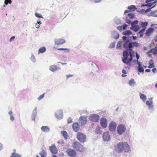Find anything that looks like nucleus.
<instances>
[{
    "mask_svg": "<svg viewBox=\"0 0 157 157\" xmlns=\"http://www.w3.org/2000/svg\"><path fill=\"white\" fill-rule=\"evenodd\" d=\"M123 47L126 50L123 52V62L130 67L132 58L134 56V51L132 50V48L139 46V44L136 41L130 42L129 39H127L123 44Z\"/></svg>",
    "mask_w": 157,
    "mask_h": 157,
    "instance_id": "obj_1",
    "label": "nucleus"
},
{
    "mask_svg": "<svg viewBox=\"0 0 157 157\" xmlns=\"http://www.w3.org/2000/svg\"><path fill=\"white\" fill-rule=\"evenodd\" d=\"M114 150L117 153L119 154L123 151L125 152H128L130 149V146L127 143L121 142L114 146Z\"/></svg>",
    "mask_w": 157,
    "mask_h": 157,
    "instance_id": "obj_2",
    "label": "nucleus"
},
{
    "mask_svg": "<svg viewBox=\"0 0 157 157\" xmlns=\"http://www.w3.org/2000/svg\"><path fill=\"white\" fill-rule=\"evenodd\" d=\"M72 147L75 151L79 152H82L84 151V146L77 141L73 143Z\"/></svg>",
    "mask_w": 157,
    "mask_h": 157,
    "instance_id": "obj_3",
    "label": "nucleus"
},
{
    "mask_svg": "<svg viewBox=\"0 0 157 157\" xmlns=\"http://www.w3.org/2000/svg\"><path fill=\"white\" fill-rule=\"evenodd\" d=\"M126 130V126L123 124H120L117 127V134L120 136L123 134L125 132Z\"/></svg>",
    "mask_w": 157,
    "mask_h": 157,
    "instance_id": "obj_4",
    "label": "nucleus"
},
{
    "mask_svg": "<svg viewBox=\"0 0 157 157\" xmlns=\"http://www.w3.org/2000/svg\"><path fill=\"white\" fill-rule=\"evenodd\" d=\"M76 136L77 140L81 143H84L86 141V136L82 132H78L77 133Z\"/></svg>",
    "mask_w": 157,
    "mask_h": 157,
    "instance_id": "obj_5",
    "label": "nucleus"
},
{
    "mask_svg": "<svg viewBox=\"0 0 157 157\" xmlns=\"http://www.w3.org/2000/svg\"><path fill=\"white\" fill-rule=\"evenodd\" d=\"M89 119L93 122H97L99 120V116L97 114H91L89 117Z\"/></svg>",
    "mask_w": 157,
    "mask_h": 157,
    "instance_id": "obj_6",
    "label": "nucleus"
},
{
    "mask_svg": "<svg viewBox=\"0 0 157 157\" xmlns=\"http://www.w3.org/2000/svg\"><path fill=\"white\" fill-rule=\"evenodd\" d=\"M117 124L116 122L112 121L109 125V128L110 131L114 132L116 129Z\"/></svg>",
    "mask_w": 157,
    "mask_h": 157,
    "instance_id": "obj_7",
    "label": "nucleus"
},
{
    "mask_svg": "<svg viewBox=\"0 0 157 157\" xmlns=\"http://www.w3.org/2000/svg\"><path fill=\"white\" fill-rule=\"evenodd\" d=\"M66 152L70 157H75L76 155V152L74 149L68 148L66 150Z\"/></svg>",
    "mask_w": 157,
    "mask_h": 157,
    "instance_id": "obj_8",
    "label": "nucleus"
},
{
    "mask_svg": "<svg viewBox=\"0 0 157 157\" xmlns=\"http://www.w3.org/2000/svg\"><path fill=\"white\" fill-rule=\"evenodd\" d=\"M56 118L60 120L63 118V111L62 109H59L55 113Z\"/></svg>",
    "mask_w": 157,
    "mask_h": 157,
    "instance_id": "obj_9",
    "label": "nucleus"
},
{
    "mask_svg": "<svg viewBox=\"0 0 157 157\" xmlns=\"http://www.w3.org/2000/svg\"><path fill=\"white\" fill-rule=\"evenodd\" d=\"M107 120L104 117L101 118L100 124L103 128H105L107 126Z\"/></svg>",
    "mask_w": 157,
    "mask_h": 157,
    "instance_id": "obj_10",
    "label": "nucleus"
},
{
    "mask_svg": "<svg viewBox=\"0 0 157 157\" xmlns=\"http://www.w3.org/2000/svg\"><path fill=\"white\" fill-rule=\"evenodd\" d=\"M102 138L104 141H109L110 140V136L108 132H106L103 133Z\"/></svg>",
    "mask_w": 157,
    "mask_h": 157,
    "instance_id": "obj_11",
    "label": "nucleus"
},
{
    "mask_svg": "<svg viewBox=\"0 0 157 157\" xmlns=\"http://www.w3.org/2000/svg\"><path fill=\"white\" fill-rule=\"evenodd\" d=\"M49 149L51 153L53 154H57L58 153V149L56 145L53 144L49 147Z\"/></svg>",
    "mask_w": 157,
    "mask_h": 157,
    "instance_id": "obj_12",
    "label": "nucleus"
},
{
    "mask_svg": "<svg viewBox=\"0 0 157 157\" xmlns=\"http://www.w3.org/2000/svg\"><path fill=\"white\" fill-rule=\"evenodd\" d=\"M49 69L51 71L54 72L60 70L61 68L60 67L56 66V65H53L49 66Z\"/></svg>",
    "mask_w": 157,
    "mask_h": 157,
    "instance_id": "obj_13",
    "label": "nucleus"
},
{
    "mask_svg": "<svg viewBox=\"0 0 157 157\" xmlns=\"http://www.w3.org/2000/svg\"><path fill=\"white\" fill-rule=\"evenodd\" d=\"M37 114V108L36 107L32 111V114L31 115V118L32 121H35Z\"/></svg>",
    "mask_w": 157,
    "mask_h": 157,
    "instance_id": "obj_14",
    "label": "nucleus"
},
{
    "mask_svg": "<svg viewBox=\"0 0 157 157\" xmlns=\"http://www.w3.org/2000/svg\"><path fill=\"white\" fill-rule=\"evenodd\" d=\"M54 41L55 44L57 45H60L65 43V40L62 39H55Z\"/></svg>",
    "mask_w": 157,
    "mask_h": 157,
    "instance_id": "obj_15",
    "label": "nucleus"
},
{
    "mask_svg": "<svg viewBox=\"0 0 157 157\" xmlns=\"http://www.w3.org/2000/svg\"><path fill=\"white\" fill-rule=\"evenodd\" d=\"M146 105L148 106L149 109L151 110L152 112L154 111L153 105V101H147L146 103Z\"/></svg>",
    "mask_w": 157,
    "mask_h": 157,
    "instance_id": "obj_16",
    "label": "nucleus"
},
{
    "mask_svg": "<svg viewBox=\"0 0 157 157\" xmlns=\"http://www.w3.org/2000/svg\"><path fill=\"white\" fill-rule=\"evenodd\" d=\"M79 120L80 123H81V126H82L83 125H84L87 122L86 117L85 116L80 117L79 119Z\"/></svg>",
    "mask_w": 157,
    "mask_h": 157,
    "instance_id": "obj_17",
    "label": "nucleus"
},
{
    "mask_svg": "<svg viewBox=\"0 0 157 157\" xmlns=\"http://www.w3.org/2000/svg\"><path fill=\"white\" fill-rule=\"evenodd\" d=\"M154 30V29L152 27H150L148 28L146 30L145 33L146 36L147 37L150 36L151 34L152 33Z\"/></svg>",
    "mask_w": 157,
    "mask_h": 157,
    "instance_id": "obj_18",
    "label": "nucleus"
},
{
    "mask_svg": "<svg viewBox=\"0 0 157 157\" xmlns=\"http://www.w3.org/2000/svg\"><path fill=\"white\" fill-rule=\"evenodd\" d=\"M72 128L76 132H78L80 129L79 125L77 123H74L72 125Z\"/></svg>",
    "mask_w": 157,
    "mask_h": 157,
    "instance_id": "obj_19",
    "label": "nucleus"
},
{
    "mask_svg": "<svg viewBox=\"0 0 157 157\" xmlns=\"http://www.w3.org/2000/svg\"><path fill=\"white\" fill-rule=\"evenodd\" d=\"M111 36L112 38H113L115 39H118L119 37V34L116 31H113L111 33Z\"/></svg>",
    "mask_w": 157,
    "mask_h": 157,
    "instance_id": "obj_20",
    "label": "nucleus"
},
{
    "mask_svg": "<svg viewBox=\"0 0 157 157\" xmlns=\"http://www.w3.org/2000/svg\"><path fill=\"white\" fill-rule=\"evenodd\" d=\"M42 131L45 132H49L50 128L47 126H43L41 128Z\"/></svg>",
    "mask_w": 157,
    "mask_h": 157,
    "instance_id": "obj_21",
    "label": "nucleus"
},
{
    "mask_svg": "<svg viewBox=\"0 0 157 157\" xmlns=\"http://www.w3.org/2000/svg\"><path fill=\"white\" fill-rule=\"evenodd\" d=\"M130 29L135 32H137L140 29V28L139 25H137L133 27H131Z\"/></svg>",
    "mask_w": 157,
    "mask_h": 157,
    "instance_id": "obj_22",
    "label": "nucleus"
},
{
    "mask_svg": "<svg viewBox=\"0 0 157 157\" xmlns=\"http://www.w3.org/2000/svg\"><path fill=\"white\" fill-rule=\"evenodd\" d=\"M148 24L147 22H142L139 23V25H140L141 27L143 28H145L146 30V27Z\"/></svg>",
    "mask_w": 157,
    "mask_h": 157,
    "instance_id": "obj_23",
    "label": "nucleus"
},
{
    "mask_svg": "<svg viewBox=\"0 0 157 157\" xmlns=\"http://www.w3.org/2000/svg\"><path fill=\"white\" fill-rule=\"evenodd\" d=\"M46 49L45 47H41L38 50V54L43 53L46 51Z\"/></svg>",
    "mask_w": 157,
    "mask_h": 157,
    "instance_id": "obj_24",
    "label": "nucleus"
},
{
    "mask_svg": "<svg viewBox=\"0 0 157 157\" xmlns=\"http://www.w3.org/2000/svg\"><path fill=\"white\" fill-rule=\"evenodd\" d=\"M140 98L144 102H145L147 99L146 95L141 93H140Z\"/></svg>",
    "mask_w": 157,
    "mask_h": 157,
    "instance_id": "obj_25",
    "label": "nucleus"
},
{
    "mask_svg": "<svg viewBox=\"0 0 157 157\" xmlns=\"http://www.w3.org/2000/svg\"><path fill=\"white\" fill-rule=\"evenodd\" d=\"M154 46L155 45L156 46V47H155L154 48H153L151 49L152 52H153V53L154 55H155L157 54V44H156L154 43L153 44Z\"/></svg>",
    "mask_w": 157,
    "mask_h": 157,
    "instance_id": "obj_26",
    "label": "nucleus"
},
{
    "mask_svg": "<svg viewBox=\"0 0 157 157\" xmlns=\"http://www.w3.org/2000/svg\"><path fill=\"white\" fill-rule=\"evenodd\" d=\"M132 32L129 30H127L126 31H125L123 33V34L125 36H129L130 35H132Z\"/></svg>",
    "mask_w": 157,
    "mask_h": 157,
    "instance_id": "obj_27",
    "label": "nucleus"
},
{
    "mask_svg": "<svg viewBox=\"0 0 157 157\" xmlns=\"http://www.w3.org/2000/svg\"><path fill=\"white\" fill-rule=\"evenodd\" d=\"M61 133L64 136L65 140H66L67 139V133L66 131H61Z\"/></svg>",
    "mask_w": 157,
    "mask_h": 157,
    "instance_id": "obj_28",
    "label": "nucleus"
},
{
    "mask_svg": "<svg viewBox=\"0 0 157 157\" xmlns=\"http://www.w3.org/2000/svg\"><path fill=\"white\" fill-rule=\"evenodd\" d=\"M95 132L96 134H100L102 133V131L101 130L100 128L97 127L95 129Z\"/></svg>",
    "mask_w": 157,
    "mask_h": 157,
    "instance_id": "obj_29",
    "label": "nucleus"
},
{
    "mask_svg": "<svg viewBox=\"0 0 157 157\" xmlns=\"http://www.w3.org/2000/svg\"><path fill=\"white\" fill-rule=\"evenodd\" d=\"M10 157H21V155L15 152H13L12 153Z\"/></svg>",
    "mask_w": 157,
    "mask_h": 157,
    "instance_id": "obj_30",
    "label": "nucleus"
},
{
    "mask_svg": "<svg viewBox=\"0 0 157 157\" xmlns=\"http://www.w3.org/2000/svg\"><path fill=\"white\" fill-rule=\"evenodd\" d=\"M128 9L130 10H132L134 11L137 9V8L135 6L132 5L129 6L128 7Z\"/></svg>",
    "mask_w": 157,
    "mask_h": 157,
    "instance_id": "obj_31",
    "label": "nucleus"
},
{
    "mask_svg": "<svg viewBox=\"0 0 157 157\" xmlns=\"http://www.w3.org/2000/svg\"><path fill=\"white\" fill-rule=\"evenodd\" d=\"M41 157H46L47 153L44 150H43L40 153Z\"/></svg>",
    "mask_w": 157,
    "mask_h": 157,
    "instance_id": "obj_32",
    "label": "nucleus"
},
{
    "mask_svg": "<svg viewBox=\"0 0 157 157\" xmlns=\"http://www.w3.org/2000/svg\"><path fill=\"white\" fill-rule=\"evenodd\" d=\"M136 82L134 79L131 78L128 82V84L130 86H132V85H134L135 83Z\"/></svg>",
    "mask_w": 157,
    "mask_h": 157,
    "instance_id": "obj_33",
    "label": "nucleus"
},
{
    "mask_svg": "<svg viewBox=\"0 0 157 157\" xmlns=\"http://www.w3.org/2000/svg\"><path fill=\"white\" fill-rule=\"evenodd\" d=\"M138 21L137 20H135L134 21L131 22V27H133L137 25V24H138Z\"/></svg>",
    "mask_w": 157,
    "mask_h": 157,
    "instance_id": "obj_34",
    "label": "nucleus"
},
{
    "mask_svg": "<svg viewBox=\"0 0 157 157\" xmlns=\"http://www.w3.org/2000/svg\"><path fill=\"white\" fill-rule=\"evenodd\" d=\"M122 41L120 40L117 43V48L118 49L120 48H121L122 46Z\"/></svg>",
    "mask_w": 157,
    "mask_h": 157,
    "instance_id": "obj_35",
    "label": "nucleus"
},
{
    "mask_svg": "<svg viewBox=\"0 0 157 157\" xmlns=\"http://www.w3.org/2000/svg\"><path fill=\"white\" fill-rule=\"evenodd\" d=\"M31 61L33 63H35L36 62V59L33 54L31 56L30 58Z\"/></svg>",
    "mask_w": 157,
    "mask_h": 157,
    "instance_id": "obj_36",
    "label": "nucleus"
},
{
    "mask_svg": "<svg viewBox=\"0 0 157 157\" xmlns=\"http://www.w3.org/2000/svg\"><path fill=\"white\" fill-rule=\"evenodd\" d=\"M152 15V16L157 17V10L154 11H151Z\"/></svg>",
    "mask_w": 157,
    "mask_h": 157,
    "instance_id": "obj_37",
    "label": "nucleus"
},
{
    "mask_svg": "<svg viewBox=\"0 0 157 157\" xmlns=\"http://www.w3.org/2000/svg\"><path fill=\"white\" fill-rule=\"evenodd\" d=\"M134 14L133 13H129L128 14V16L129 18L132 19L134 17Z\"/></svg>",
    "mask_w": 157,
    "mask_h": 157,
    "instance_id": "obj_38",
    "label": "nucleus"
},
{
    "mask_svg": "<svg viewBox=\"0 0 157 157\" xmlns=\"http://www.w3.org/2000/svg\"><path fill=\"white\" fill-rule=\"evenodd\" d=\"M115 43L116 42H113L111 43L110 44L109 46V48H114L115 47Z\"/></svg>",
    "mask_w": 157,
    "mask_h": 157,
    "instance_id": "obj_39",
    "label": "nucleus"
},
{
    "mask_svg": "<svg viewBox=\"0 0 157 157\" xmlns=\"http://www.w3.org/2000/svg\"><path fill=\"white\" fill-rule=\"evenodd\" d=\"M115 22L117 25H119L121 24V21L119 19H116L115 20Z\"/></svg>",
    "mask_w": 157,
    "mask_h": 157,
    "instance_id": "obj_40",
    "label": "nucleus"
},
{
    "mask_svg": "<svg viewBox=\"0 0 157 157\" xmlns=\"http://www.w3.org/2000/svg\"><path fill=\"white\" fill-rule=\"evenodd\" d=\"M35 16L37 17L43 18V17L42 15L39 13H36L35 14Z\"/></svg>",
    "mask_w": 157,
    "mask_h": 157,
    "instance_id": "obj_41",
    "label": "nucleus"
},
{
    "mask_svg": "<svg viewBox=\"0 0 157 157\" xmlns=\"http://www.w3.org/2000/svg\"><path fill=\"white\" fill-rule=\"evenodd\" d=\"M145 30V28H142L137 33V35H138L140 34L143 33Z\"/></svg>",
    "mask_w": 157,
    "mask_h": 157,
    "instance_id": "obj_42",
    "label": "nucleus"
},
{
    "mask_svg": "<svg viewBox=\"0 0 157 157\" xmlns=\"http://www.w3.org/2000/svg\"><path fill=\"white\" fill-rule=\"evenodd\" d=\"M138 72L141 73L144 71V68L141 67L140 68H138Z\"/></svg>",
    "mask_w": 157,
    "mask_h": 157,
    "instance_id": "obj_43",
    "label": "nucleus"
},
{
    "mask_svg": "<svg viewBox=\"0 0 157 157\" xmlns=\"http://www.w3.org/2000/svg\"><path fill=\"white\" fill-rule=\"evenodd\" d=\"M122 26V29L124 30H125L128 27V25L126 24L123 25Z\"/></svg>",
    "mask_w": 157,
    "mask_h": 157,
    "instance_id": "obj_44",
    "label": "nucleus"
},
{
    "mask_svg": "<svg viewBox=\"0 0 157 157\" xmlns=\"http://www.w3.org/2000/svg\"><path fill=\"white\" fill-rule=\"evenodd\" d=\"M45 93H43L42 94L40 95L39 97L37 98L38 100L39 101L42 98H43L44 96Z\"/></svg>",
    "mask_w": 157,
    "mask_h": 157,
    "instance_id": "obj_45",
    "label": "nucleus"
},
{
    "mask_svg": "<svg viewBox=\"0 0 157 157\" xmlns=\"http://www.w3.org/2000/svg\"><path fill=\"white\" fill-rule=\"evenodd\" d=\"M148 64H149V66L148 67L149 68H151L155 67L154 63H148Z\"/></svg>",
    "mask_w": 157,
    "mask_h": 157,
    "instance_id": "obj_46",
    "label": "nucleus"
},
{
    "mask_svg": "<svg viewBox=\"0 0 157 157\" xmlns=\"http://www.w3.org/2000/svg\"><path fill=\"white\" fill-rule=\"evenodd\" d=\"M146 3L147 5V7L149 8L151 7L153 5L152 2H148Z\"/></svg>",
    "mask_w": 157,
    "mask_h": 157,
    "instance_id": "obj_47",
    "label": "nucleus"
},
{
    "mask_svg": "<svg viewBox=\"0 0 157 157\" xmlns=\"http://www.w3.org/2000/svg\"><path fill=\"white\" fill-rule=\"evenodd\" d=\"M12 3L11 1H10L9 2L8 1H6V0H5L4 3L5 4V6L7 5H8V4H10Z\"/></svg>",
    "mask_w": 157,
    "mask_h": 157,
    "instance_id": "obj_48",
    "label": "nucleus"
},
{
    "mask_svg": "<svg viewBox=\"0 0 157 157\" xmlns=\"http://www.w3.org/2000/svg\"><path fill=\"white\" fill-rule=\"evenodd\" d=\"M125 21L126 23H127L128 24H131V22L130 21V20L128 19L127 18H126L125 20Z\"/></svg>",
    "mask_w": 157,
    "mask_h": 157,
    "instance_id": "obj_49",
    "label": "nucleus"
},
{
    "mask_svg": "<svg viewBox=\"0 0 157 157\" xmlns=\"http://www.w3.org/2000/svg\"><path fill=\"white\" fill-rule=\"evenodd\" d=\"M137 64L138 65V68H140V67H141L142 66V63H141L139 62L138 61H137Z\"/></svg>",
    "mask_w": 157,
    "mask_h": 157,
    "instance_id": "obj_50",
    "label": "nucleus"
},
{
    "mask_svg": "<svg viewBox=\"0 0 157 157\" xmlns=\"http://www.w3.org/2000/svg\"><path fill=\"white\" fill-rule=\"evenodd\" d=\"M73 122V121H72L71 118V117H69L67 119V123L68 124H70L71 123Z\"/></svg>",
    "mask_w": 157,
    "mask_h": 157,
    "instance_id": "obj_51",
    "label": "nucleus"
},
{
    "mask_svg": "<svg viewBox=\"0 0 157 157\" xmlns=\"http://www.w3.org/2000/svg\"><path fill=\"white\" fill-rule=\"evenodd\" d=\"M117 28L120 32H121L122 29V26H118L117 27Z\"/></svg>",
    "mask_w": 157,
    "mask_h": 157,
    "instance_id": "obj_52",
    "label": "nucleus"
},
{
    "mask_svg": "<svg viewBox=\"0 0 157 157\" xmlns=\"http://www.w3.org/2000/svg\"><path fill=\"white\" fill-rule=\"evenodd\" d=\"M136 58L137 59V61H138V59H139L140 56V55L138 54V53L137 52H136Z\"/></svg>",
    "mask_w": 157,
    "mask_h": 157,
    "instance_id": "obj_53",
    "label": "nucleus"
},
{
    "mask_svg": "<svg viewBox=\"0 0 157 157\" xmlns=\"http://www.w3.org/2000/svg\"><path fill=\"white\" fill-rule=\"evenodd\" d=\"M137 11L140 13L142 14L145 12V10L144 9H142L140 10H137Z\"/></svg>",
    "mask_w": 157,
    "mask_h": 157,
    "instance_id": "obj_54",
    "label": "nucleus"
},
{
    "mask_svg": "<svg viewBox=\"0 0 157 157\" xmlns=\"http://www.w3.org/2000/svg\"><path fill=\"white\" fill-rule=\"evenodd\" d=\"M151 9V8H149L147 9L146 10H145V13H147L148 12L150 11Z\"/></svg>",
    "mask_w": 157,
    "mask_h": 157,
    "instance_id": "obj_55",
    "label": "nucleus"
},
{
    "mask_svg": "<svg viewBox=\"0 0 157 157\" xmlns=\"http://www.w3.org/2000/svg\"><path fill=\"white\" fill-rule=\"evenodd\" d=\"M152 52V51H149L147 52V53L148 55V56L151 57V55L150 54V53H151Z\"/></svg>",
    "mask_w": 157,
    "mask_h": 157,
    "instance_id": "obj_56",
    "label": "nucleus"
},
{
    "mask_svg": "<svg viewBox=\"0 0 157 157\" xmlns=\"http://www.w3.org/2000/svg\"><path fill=\"white\" fill-rule=\"evenodd\" d=\"M58 50H67L68 51L69 50V49L67 48H59L58 49Z\"/></svg>",
    "mask_w": 157,
    "mask_h": 157,
    "instance_id": "obj_57",
    "label": "nucleus"
},
{
    "mask_svg": "<svg viewBox=\"0 0 157 157\" xmlns=\"http://www.w3.org/2000/svg\"><path fill=\"white\" fill-rule=\"evenodd\" d=\"M156 71L157 69L156 68H154L152 70V72L155 73H156Z\"/></svg>",
    "mask_w": 157,
    "mask_h": 157,
    "instance_id": "obj_58",
    "label": "nucleus"
},
{
    "mask_svg": "<svg viewBox=\"0 0 157 157\" xmlns=\"http://www.w3.org/2000/svg\"><path fill=\"white\" fill-rule=\"evenodd\" d=\"M153 26L155 28L157 29V25L156 24H153L151 25V26Z\"/></svg>",
    "mask_w": 157,
    "mask_h": 157,
    "instance_id": "obj_59",
    "label": "nucleus"
},
{
    "mask_svg": "<svg viewBox=\"0 0 157 157\" xmlns=\"http://www.w3.org/2000/svg\"><path fill=\"white\" fill-rule=\"evenodd\" d=\"M14 117L12 116V115H11L10 116V120L11 121H13L14 120Z\"/></svg>",
    "mask_w": 157,
    "mask_h": 157,
    "instance_id": "obj_60",
    "label": "nucleus"
},
{
    "mask_svg": "<svg viewBox=\"0 0 157 157\" xmlns=\"http://www.w3.org/2000/svg\"><path fill=\"white\" fill-rule=\"evenodd\" d=\"M122 38L123 41L125 42V41L127 39V37L126 36H124L122 37Z\"/></svg>",
    "mask_w": 157,
    "mask_h": 157,
    "instance_id": "obj_61",
    "label": "nucleus"
},
{
    "mask_svg": "<svg viewBox=\"0 0 157 157\" xmlns=\"http://www.w3.org/2000/svg\"><path fill=\"white\" fill-rule=\"evenodd\" d=\"M73 75H66V76L67 77V78H68L70 77L73 76Z\"/></svg>",
    "mask_w": 157,
    "mask_h": 157,
    "instance_id": "obj_62",
    "label": "nucleus"
},
{
    "mask_svg": "<svg viewBox=\"0 0 157 157\" xmlns=\"http://www.w3.org/2000/svg\"><path fill=\"white\" fill-rule=\"evenodd\" d=\"M131 37H132V39L134 40H135L137 38V37L136 36H132Z\"/></svg>",
    "mask_w": 157,
    "mask_h": 157,
    "instance_id": "obj_63",
    "label": "nucleus"
},
{
    "mask_svg": "<svg viewBox=\"0 0 157 157\" xmlns=\"http://www.w3.org/2000/svg\"><path fill=\"white\" fill-rule=\"evenodd\" d=\"M122 72L123 74H127L126 70L124 69L122 70Z\"/></svg>",
    "mask_w": 157,
    "mask_h": 157,
    "instance_id": "obj_64",
    "label": "nucleus"
}]
</instances>
